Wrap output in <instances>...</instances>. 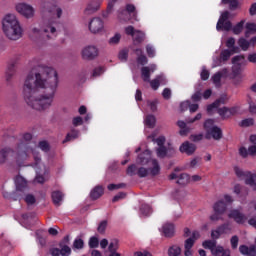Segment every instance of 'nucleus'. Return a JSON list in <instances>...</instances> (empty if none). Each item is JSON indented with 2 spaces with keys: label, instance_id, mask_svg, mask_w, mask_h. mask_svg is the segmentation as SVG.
I'll return each mask as SVG.
<instances>
[{
  "label": "nucleus",
  "instance_id": "nucleus-1",
  "mask_svg": "<svg viewBox=\"0 0 256 256\" xmlns=\"http://www.w3.org/2000/svg\"><path fill=\"white\" fill-rule=\"evenodd\" d=\"M59 85V76L52 67L40 66L39 72L33 70L27 75L23 87L24 99L32 109L45 111L53 104Z\"/></svg>",
  "mask_w": 256,
  "mask_h": 256
},
{
  "label": "nucleus",
  "instance_id": "nucleus-2",
  "mask_svg": "<svg viewBox=\"0 0 256 256\" xmlns=\"http://www.w3.org/2000/svg\"><path fill=\"white\" fill-rule=\"evenodd\" d=\"M33 139L32 133H25L23 135V141L18 144L16 151L11 148H4L0 150V161H9L16 159V161H23L27 159L29 153H33V148L29 146V143Z\"/></svg>",
  "mask_w": 256,
  "mask_h": 256
},
{
  "label": "nucleus",
  "instance_id": "nucleus-3",
  "mask_svg": "<svg viewBox=\"0 0 256 256\" xmlns=\"http://www.w3.org/2000/svg\"><path fill=\"white\" fill-rule=\"evenodd\" d=\"M2 29L6 37L11 41H17V39L23 37V28H21V24L14 14H7L4 17L2 20Z\"/></svg>",
  "mask_w": 256,
  "mask_h": 256
},
{
  "label": "nucleus",
  "instance_id": "nucleus-4",
  "mask_svg": "<svg viewBox=\"0 0 256 256\" xmlns=\"http://www.w3.org/2000/svg\"><path fill=\"white\" fill-rule=\"evenodd\" d=\"M15 186L16 189L12 193L13 201H22L23 199L27 205H35L37 203L35 195L29 194V185L23 176L16 177Z\"/></svg>",
  "mask_w": 256,
  "mask_h": 256
},
{
  "label": "nucleus",
  "instance_id": "nucleus-5",
  "mask_svg": "<svg viewBox=\"0 0 256 256\" xmlns=\"http://www.w3.org/2000/svg\"><path fill=\"white\" fill-rule=\"evenodd\" d=\"M221 105H225V98H219L209 104L206 108L208 115H213V111H215V109H217V113L221 119H229V117H233V115H237L239 113V106H233L230 108L224 106L219 108Z\"/></svg>",
  "mask_w": 256,
  "mask_h": 256
},
{
  "label": "nucleus",
  "instance_id": "nucleus-6",
  "mask_svg": "<svg viewBox=\"0 0 256 256\" xmlns=\"http://www.w3.org/2000/svg\"><path fill=\"white\" fill-rule=\"evenodd\" d=\"M230 17L231 13H229V11H224L221 14L216 25L217 31H231L232 29V33H234V35H241L245 27V20H241L233 27V23L229 21Z\"/></svg>",
  "mask_w": 256,
  "mask_h": 256
},
{
  "label": "nucleus",
  "instance_id": "nucleus-7",
  "mask_svg": "<svg viewBox=\"0 0 256 256\" xmlns=\"http://www.w3.org/2000/svg\"><path fill=\"white\" fill-rule=\"evenodd\" d=\"M57 21L55 19H50L43 22V25L40 28L34 27L32 28L33 35L38 37H46L47 39H51V35H55L57 33L58 27ZM49 33L51 35H49Z\"/></svg>",
  "mask_w": 256,
  "mask_h": 256
},
{
  "label": "nucleus",
  "instance_id": "nucleus-8",
  "mask_svg": "<svg viewBox=\"0 0 256 256\" xmlns=\"http://www.w3.org/2000/svg\"><path fill=\"white\" fill-rule=\"evenodd\" d=\"M147 164L148 168L140 167L137 170V175L140 179L148 177L149 175H151V177H157V175L161 174V166L159 165V162L148 161Z\"/></svg>",
  "mask_w": 256,
  "mask_h": 256
},
{
  "label": "nucleus",
  "instance_id": "nucleus-9",
  "mask_svg": "<svg viewBox=\"0 0 256 256\" xmlns=\"http://www.w3.org/2000/svg\"><path fill=\"white\" fill-rule=\"evenodd\" d=\"M42 7L45 9V11H48V13H51L52 15H55L56 13L57 18L61 19L63 10L55 5V0H42Z\"/></svg>",
  "mask_w": 256,
  "mask_h": 256
},
{
  "label": "nucleus",
  "instance_id": "nucleus-10",
  "mask_svg": "<svg viewBox=\"0 0 256 256\" xmlns=\"http://www.w3.org/2000/svg\"><path fill=\"white\" fill-rule=\"evenodd\" d=\"M16 11H18L20 15H23V17H26V19H31V17L35 15V10L32 6L25 3L16 5Z\"/></svg>",
  "mask_w": 256,
  "mask_h": 256
},
{
  "label": "nucleus",
  "instance_id": "nucleus-11",
  "mask_svg": "<svg viewBox=\"0 0 256 256\" xmlns=\"http://www.w3.org/2000/svg\"><path fill=\"white\" fill-rule=\"evenodd\" d=\"M99 55V50L95 46H87L82 50V58L87 61H93Z\"/></svg>",
  "mask_w": 256,
  "mask_h": 256
},
{
  "label": "nucleus",
  "instance_id": "nucleus-12",
  "mask_svg": "<svg viewBox=\"0 0 256 256\" xmlns=\"http://www.w3.org/2000/svg\"><path fill=\"white\" fill-rule=\"evenodd\" d=\"M59 248H50L49 253L51 256H69L71 255V247L69 245L59 246Z\"/></svg>",
  "mask_w": 256,
  "mask_h": 256
},
{
  "label": "nucleus",
  "instance_id": "nucleus-13",
  "mask_svg": "<svg viewBox=\"0 0 256 256\" xmlns=\"http://www.w3.org/2000/svg\"><path fill=\"white\" fill-rule=\"evenodd\" d=\"M103 27V20L99 17L93 18L89 23V30L91 33H100V31H103Z\"/></svg>",
  "mask_w": 256,
  "mask_h": 256
},
{
  "label": "nucleus",
  "instance_id": "nucleus-14",
  "mask_svg": "<svg viewBox=\"0 0 256 256\" xmlns=\"http://www.w3.org/2000/svg\"><path fill=\"white\" fill-rule=\"evenodd\" d=\"M229 219H233L238 225H243L247 221V216L239 210H231L228 214Z\"/></svg>",
  "mask_w": 256,
  "mask_h": 256
},
{
  "label": "nucleus",
  "instance_id": "nucleus-15",
  "mask_svg": "<svg viewBox=\"0 0 256 256\" xmlns=\"http://www.w3.org/2000/svg\"><path fill=\"white\" fill-rule=\"evenodd\" d=\"M205 137L207 139H214V141H220V139H223V130L218 126L213 127L208 133H206Z\"/></svg>",
  "mask_w": 256,
  "mask_h": 256
},
{
  "label": "nucleus",
  "instance_id": "nucleus-16",
  "mask_svg": "<svg viewBox=\"0 0 256 256\" xmlns=\"http://www.w3.org/2000/svg\"><path fill=\"white\" fill-rule=\"evenodd\" d=\"M175 153V149L173 147H165V146H160L156 148V155L159 157V159H165V157H171Z\"/></svg>",
  "mask_w": 256,
  "mask_h": 256
},
{
  "label": "nucleus",
  "instance_id": "nucleus-17",
  "mask_svg": "<svg viewBox=\"0 0 256 256\" xmlns=\"http://www.w3.org/2000/svg\"><path fill=\"white\" fill-rule=\"evenodd\" d=\"M236 52H233L232 50L229 49H225L220 53V56L216 62V65H218V67H221V65H223V63H227V61H229V59H231V55H233Z\"/></svg>",
  "mask_w": 256,
  "mask_h": 256
},
{
  "label": "nucleus",
  "instance_id": "nucleus-18",
  "mask_svg": "<svg viewBox=\"0 0 256 256\" xmlns=\"http://www.w3.org/2000/svg\"><path fill=\"white\" fill-rule=\"evenodd\" d=\"M148 83H150V87L153 91H157L161 85H165V83H167V80L165 79V76L157 75L155 79L150 80Z\"/></svg>",
  "mask_w": 256,
  "mask_h": 256
},
{
  "label": "nucleus",
  "instance_id": "nucleus-19",
  "mask_svg": "<svg viewBox=\"0 0 256 256\" xmlns=\"http://www.w3.org/2000/svg\"><path fill=\"white\" fill-rule=\"evenodd\" d=\"M103 193H105V189L103 188V186H95L90 192V199L92 201H97V199L103 197Z\"/></svg>",
  "mask_w": 256,
  "mask_h": 256
},
{
  "label": "nucleus",
  "instance_id": "nucleus-20",
  "mask_svg": "<svg viewBox=\"0 0 256 256\" xmlns=\"http://www.w3.org/2000/svg\"><path fill=\"white\" fill-rule=\"evenodd\" d=\"M195 144L190 143L189 141H186L181 144L179 150L181 153H186V155H193L195 153Z\"/></svg>",
  "mask_w": 256,
  "mask_h": 256
},
{
  "label": "nucleus",
  "instance_id": "nucleus-21",
  "mask_svg": "<svg viewBox=\"0 0 256 256\" xmlns=\"http://www.w3.org/2000/svg\"><path fill=\"white\" fill-rule=\"evenodd\" d=\"M239 251L242 255H247V256H256V246L251 245L248 247L247 245H240Z\"/></svg>",
  "mask_w": 256,
  "mask_h": 256
},
{
  "label": "nucleus",
  "instance_id": "nucleus-22",
  "mask_svg": "<svg viewBox=\"0 0 256 256\" xmlns=\"http://www.w3.org/2000/svg\"><path fill=\"white\" fill-rule=\"evenodd\" d=\"M245 185H249V187L256 191V173L247 171Z\"/></svg>",
  "mask_w": 256,
  "mask_h": 256
},
{
  "label": "nucleus",
  "instance_id": "nucleus-23",
  "mask_svg": "<svg viewBox=\"0 0 256 256\" xmlns=\"http://www.w3.org/2000/svg\"><path fill=\"white\" fill-rule=\"evenodd\" d=\"M191 183V175L187 173H182L178 176V180L176 181L177 185H181V187H187Z\"/></svg>",
  "mask_w": 256,
  "mask_h": 256
},
{
  "label": "nucleus",
  "instance_id": "nucleus-24",
  "mask_svg": "<svg viewBox=\"0 0 256 256\" xmlns=\"http://www.w3.org/2000/svg\"><path fill=\"white\" fill-rule=\"evenodd\" d=\"M214 213H219L220 215H223L225 211H227V204L225 201L220 200L216 202L213 206Z\"/></svg>",
  "mask_w": 256,
  "mask_h": 256
},
{
  "label": "nucleus",
  "instance_id": "nucleus-25",
  "mask_svg": "<svg viewBox=\"0 0 256 256\" xmlns=\"http://www.w3.org/2000/svg\"><path fill=\"white\" fill-rule=\"evenodd\" d=\"M153 152L151 150L146 149L142 153L138 154V161H157L156 159H152Z\"/></svg>",
  "mask_w": 256,
  "mask_h": 256
},
{
  "label": "nucleus",
  "instance_id": "nucleus-26",
  "mask_svg": "<svg viewBox=\"0 0 256 256\" xmlns=\"http://www.w3.org/2000/svg\"><path fill=\"white\" fill-rule=\"evenodd\" d=\"M163 234L164 237H168V239H171V237L175 236V226L173 224H165L163 226Z\"/></svg>",
  "mask_w": 256,
  "mask_h": 256
},
{
  "label": "nucleus",
  "instance_id": "nucleus-27",
  "mask_svg": "<svg viewBox=\"0 0 256 256\" xmlns=\"http://www.w3.org/2000/svg\"><path fill=\"white\" fill-rule=\"evenodd\" d=\"M34 167L36 175H47V166H45V163H43V161L35 162Z\"/></svg>",
  "mask_w": 256,
  "mask_h": 256
},
{
  "label": "nucleus",
  "instance_id": "nucleus-28",
  "mask_svg": "<svg viewBox=\"0 0 256 256\" xmlns=\"http://www.w3.org/2000/svg\"><path fill=\"white\" fill-rule=\"evenodd\" d=\"M135 52L138 55V57H137L138 65H147L149 60L147 59V56H145V54H143V50L141 48H138L135 50Z\"/></svg>",
  "mask_w": 256,
  "mask_h": 256
},
{
  "label": "nucleus",
  "instance_id": "nucleus-29",
  "mask_svg": "<svg viewBox=\"0 0 256 256\" xmlns=\"http://www.w3.org/2000/svg\"><path fill=\"white\" fill-rule=\"evenodd\" d=\"M52 201L56 207L61 205V201H63V193L61 191L52 192Z\"/></svg>",
  "mask_w": 256,
  "mask_h": 256
},
{
  "label": "nucleus",
  "instance_id": "nucleus-30",
  "mask_svg": "<svg viewBox=\"0 0 256 256\" xmlns=\"http://www.w3.org/2000/svg\"><path fill=\"white\" fill-rule=\"evenodd\" d=\"M16 65H17V62H12L8 64V67L6 70V81H10L13 78V75H15Z\"/></svg>",
  "mask_w": 256,
  "mask_h": 256
},
{
  "label": "nucleus",
  "instance_id": "nucleus-31",
  "mask_svg": "<svg viewBox=\"0 0 256 256\" xmlns=\"http://www.w3.org/2000/svg\"><path fill=\"white\" fill-rule=\"evenodd\" d=\"M227 231H231V226L229 225V223H224L218 226L216 229V233H217L216 237H221V235H225Z\"/></svg>",
  "mask_w": 256,
  "mask_h": 256
},
{
  "label": "nucleus",
  "instance_id": "nucleus-32",
  "mask_svg": "<svg viewBox=\"0 0 256 256\" xmlns=\"http://www.w3.org/2000/svg\"><path fill=\"white\" fill-rule=\"evenodd\" d=\"M141 76L145 83H149L151 80V70L149 69V66H144L141 68Z\"/></svg>",
  "mask_w": 256,
  "mask_h": 256
},
{
  "label": "nucleus",
  "instance_id": "nucleus-33",
  "mask_svg": "<svg viewBox=\"0 0 256 256\" xmlns=\"http://www.w3.org/2000/svg\"><path fill=\"white\" fill-rule=\"evenodd\" d=\"M144 123L149 129H153L155 127V123H157V118H155V115L149 114L146 116Z\"/></svg>",
  "mask_w": 256,
  "mask_h": 256
},
{
  "label": "nucleus",
  "instance_id": "nucleus-34",
  "mask_svg": "<svg viewBox=\"0 0 256 256\" xmlns=\"http://www.w3.org/2000/svg\"><path fill=\"white\" fill-rule=\"evenodd\" d=\"M79 137V130L72 129L65 137L62 143H69Z\"/></svg>",
  "mask_w": 256,
  "mask_h": 256
},
{
  "label": "nucleus",
  "instance_id": "nucleus-35",
  "mask_svg": "<svg viewBox=\"0 0 256 256\" xmlns=\"http://www.w3.org/2000/svg\"><path fill=\"white\" fill-rule=\"evenodd\" d=\"M226 47H228V49L233 53H239V47L235 46V38L233 37L228 38L226 41Z\"/></svg>",
  "mask_w": 256,
  "mask_h": 256
},
{
  "label": "nucleus",
  "instance_id": "nucleus-36",
  "mask_svg": "<svg viewBox=\"0 0 256 256\" xmlns=\"http://www.w3.org/2000/svg\"><path fill=\"white\" fill-rule=\"evenodd\" d=\"M213 256H223V255H230L229 251L225 250L223 246H217L214 250L211 251Z\"/></svg>",
  "mask_w": 256,
  "mask_h": 256
},
{
  "label": "nucleus",
  "instance_id": "nucleus-37",
  "mask_svg": "<svg viewBox=\"0 0 256 256\" xmlns=\"http://www.w3.org/2000/svg\"><path fill=\"white\" fill-rule=\"evenodd\" d=\"M135 11H136L135 5L127 4L125 10H122L120 12L119 17H120V19H122L123 17H121V15H125V13H129V15H131V13H135ZM123 19H124V21H127V19H125V18H123Z\"/></svg>",
  "mask_w": 256,
  "mask_h": 256
},
{
  "label": "nucleus",
  "instance_id": "nucleus-38",
  "mask_svg": "<svg viewBox=\"0 0 256 256\" xmlns=\"http://www.w3.org/2000/svg\"><path fill=\"white\" fill-rule=\"evenodd\" d=\"M202 247H204V249H210V251L212 252L217 247V241L206 240L202 243Z\"/></svg>",
  "mask_w": 256,
  "mask_h": 256
},
{
  "label": "nucleus",
  "instance_id": "nucleus-39",
  "mask_svg": "<svg viewBox=\"0 0 256 256\" xmlns=\"http://www.w3.org/2000/svg\"><path fill=\"white\" fill-rule=\"evenodd\" d=\"M134 43H143L145 41V33L141 30H136L134 34Z\"/></svg>",
  "mask_w": 256,
  "mask_h": 256
},
{
  "label": "nucleus",
  "instance_id": "nucleus-40",
  "mask_svg": "<svg viewBox=\"0 0 256 256\" xmlns=\"http://www.w3.org/2000/svg\"><path fill=\"white\" fill-rule=\"evenodd\" d=\"M99 9V2L97 1H92L88 4L86 8V13H95Z\"/></svg>",
  "mask_w": 256,
  "mask_h": 256
},
{
  "label": "nucleus",
  "instance_id": "nucleus-41",
  "mask_svg": "<svg viewBox=\"0 0 256 256\" xmlns=\"http://www.w3.org/2000/svg\"><path fill=\"white\" fill-rule=\"evenodd\" d=\"M140 213L144 217H148V215H151V213H152L151 206H149L147 204H142L140 206Z\"/></svg>",
  "mask_w": 256,
  "mask_h": 256
},
{
  "label": "nucleus",
  "instance_id": "nucleus-42",
  "mask_svg": "<svg viewBox=\"0 0 256 256\" xmlns=\"http://www.w3.org/2000/svg\"><path fill=\"white\" fill-rule=\"evenodd\" d=\"M251 33H256V24L255 23H246L245 37H249Z\"/></svg>",
  "mask_w": 256,
  "mask_h": 256
},
{
  "label": "nucleus",
  "instance_id": "nucleus-43",
  "mask_svg": "<svg viewBox=\"0 0 256 256\" xmlns=\"http://www.w3.org/2000/svg\"><path fill=\"white\" fill-rule=\"evenodd\" d=\"M168 255L169 256H179L181 255V247L179 246H171L169 249H168Z\"/></svg>",
  "mask_w": 256,
  "mask_h": 256
},
{
  "label": "nucleus",
  "instance_id": "nucleus-44",
  "mask_svg": "<svg viewBox=\"0 0 256 256\" xmlns=\"http://www.w3.org/2000/svg\"><path fill=\"white\" fill-rule=\"evenodd\" d=\"M213 127L215 126V120L209 118L204 122V129L206 131V133H208L209 131H211V129H213Z\"/></svg>",
  "mask_w": 256,
  "mask_h": 256
},
{
  "label": "nucleus",
  "instance_id": "nucleus-45",
  "mask_svg": "<svg viewBox=\"0 0 256 256\" xmlns=\"http://www.w3.org/2000/svg\"><path fill=\"white\" fill-rule=\"evenodd\" d=\"M119 250V239H113L111 240L109 246H108V251H118Z\"/></svg>",
  "mask_w": 256,
  "mask_h": 256
},
{
  "label": "nucleus",
  "instance_id": "nucleus-46",
  "mask_svg": "<svg viewBox=\"0 0 256 256\" xmlns=\"http://www.w3.org/2000/svg\"><path fill=\"white\" fill-rule=\"evenodd\" d=\"M238 45L241 47L242 51H247L250 47L249 41H247L245 38H240L238 40Z\"/></svg>",
  "mask_w": 256,
  "mask_h": 256
},
{
  "label": "nucleus",
  "instance_id": "nucleus-47",
  "mask_svg": "<svg viewBox=\"0 0 256 256\" xmlns=\"http://www.w3.org/2000/svg\"><path fill=\"white\" fill-rule=\"evenodd\" d=\"M138 170H139V168L137 167V165L131 164V165L128 166V168L126 170V173L130 177H133V175H137Z\"/></svg>",
  "mask_w": 256,
  "mask_h": 256
},
{
  "label": "nucleus",
  "instance_id": "nucleus-48",
  "mask_svg": "<svg viewBox=\"0 0 256 256\" xmlns=\"http://www.w3.org/2000/svg\"><path fill=\"white\" fill-rule=\"evenodd\" d=\"M88 245L90 249H97V247H99V238H97L96 236H92L89 239Z\"/></svg>",
  "mask_w": 256,
  "mask_h": 256
},
{
  "label": "nucleus",
  "instance_id": "nucleus-49",
  "mask_svg": "<svg viewBox=\"0 0 256 256\" xmlns=\"http://www.w3.org/2000/svg\"><path fill=\"white\" fill-rule=\"evenodd\" d=\"M253 125H255V120L253 118H246L240 123V127H251Z\"/></svg>",
  "mask_w": 256,
  "mask_h": 256
},
{
  "label": "nucleus",
  "instance_id": "nucleus-50",
  "mask_svg": "<svg viewBox=\"0 0 256 256\" xmlns=\"http://www.w3.org/2000/svg\"><path fill=\"white\" fill-rule=\"evenodd\" d=\"M84 247H85V242L83 241V239L78 238L74 240L73 249H83Z\"/></svg>",
  "mask_w": 256,
  "mask_h": 256
},
{
  "label": "nucleus",
  "instance_id": "nucleus-51",
  "mask_svg": "<svg viewBox=\"0 0 256 256\" xmlns=\"http://www.w3.org/2000/svg\"><path fill=\"white\" fill-rule=\"evenodd\" d=\"M125 187H127V184H125V183L109 184L107 189H108V191H115V189H123Z\"/></svg>",
  "mask_w": 256,
  "mask_h": 256
},
{
  "label": "nucleus",
  "instance_id": "nucleus-52",
  "mask_svg": "<svg viewBox=\"0 0 256 256\" xmlns=\"http://www.w3.org/2000/svg\"><path fill=\"white\" fill-rule=\"evenodd\" d=\"M121 41V34L116 33L112 38L109 39V45H119Z\"/></svg>",
  "mask_w": 256,
  "mask_h": 256
},
{
  "label": "nucleus",
  "instance_id": "nucleus-53",
  "mask_svg": "<svg viewBox=\"0 0 256 256\" xmlns=\"http://www.w3.org/2000/svg\"><path fill=\"white\" fill-rule=\"evenodd\" d=\"M36 238L38 239L41 247H47V239L43 237L39 231H36Z\"/></svg>",
  "mask_w": 256,
  "mask_h": 256
},
{
  "label": "nucleus",
  "instance_id": "nucleus-54",
  "mask_svg": "<svg viewBox=\"0 0 256 256\" xmlns=\"http://www.w3.org/2000/svg\"><path fill=\"white\" fill-rule=\"evenodd\" d=\"M107 229V220H103L102 222H100L97 231L98 233H100L101 235H105V230Z\"/></svg>",
  "mask_w": 256,
  "mask_h": 256
},
{
  "label": "nucleus",
  "instance_id": "nucleus-55",
  "mask_svg": "<svg viewBox=\"0 0 256 256\" xmlns=\"http://www.w3.org/2000/svg\"><path fill=\"white\" fill-rule=\"evenodd\" d=\"M232 74L233 77H238V75H241V64H233Z\"/></svg>",
  "mask_w": 256,
  "mask_h": 256
},
{
  "label": "nucleus",
  "instance_id": "nucleus-56",
  "mask_svg": "<svg viewBox=\"0 0 256 256\" xmlns=\"http://www.w3.org/2000/svg\"><path fill=\"white\" fill-rule=\"evenodd\" d=\"M193 245H195V239L189 237L184 242V249H193Z\"/></svg>",
  "mask_w": 256,
  "mask_h": 256
},
{
  "label": "nucleus",
  "instance_id": "nucleus-57",
  "mask_svg": "<svg viewBox=\"0 0 256 256\" xmlns=\"http://www.w3.org/2000/svg\"><path fill=\"white\" fill-rule=\"evenodd\" d=\"M223 77V73L217 72L212 76V81L215 85H219L221 83V78Z\"/></svg>",
  "mask_w": 256,
  "mask_h": 256
},
{
  "label": "nucleus",
  "instance_id": "nucleus-58",
  "mask_svg": "<svg viewBox=\"0 0 256 256\" xmlns=\"http://www.w3.org/2000/svg\"><path fill=\"white\" fill-rule=\"evenodd\" d=\"M38 147L42 151H45V153H47V151H49V149H50L48 141H40L39 144H38Z\"/></svg>",
  "mask_w": 256,
  "mask_h": 256
},
{
  "label": "nucleus",
  "instance_id": "nucleus-59",
  "mask_svg": "<svg viewBox=\"0 0 256 256\" xmlns=\"http://www.w3.org/2000/svg\"><path fill=\"white\" fill-rule=\"evenodd\" d=\"M234 172H235V175L239 178L241 177H247V171H243L241 168H239L238 166H235L234 167Z\"/></svg>",
  "mask_w": 256,
  "mask_h": 256
},
{
  "label": "nucleus",
  "instance_id": "nucleus-60",
  "mask_svg": "<svg viewBox=\"0 0 256 256\" xmlns=\"http://www.w3.org/2000/svg\"><path fill=\"white\" fill-rule=\"evenodd\" d=\"M230 243H231L232 249H237L239 245V236L237 235L232 236L230 239Z\"/></svg>",
  "mask_w": 256,
  "mask_h": 256
},
{
  "label": "nucleus",
  "instance_id": "nucleus-61",
  "mask_svg": "<svg viewBox=\"0 0 256 256\" xmlns=\"http://www.w3.org/2000/svg\"><path fill=\"white\" fill-rule=\"evenodd\" d=\"M126 197H127V193L119 192L117 195L113 197L112 203H117V201H120V199H125Z\"/></svg>",
  "mask_w": 256,
  "mask_h": 256
},
{
  "label": "nucleus",
  "instance_id": "nucleus-62",
  "mask_svg": "<svg viewBox=\"0 0 256 256\" xmlns=\"http://www.w3.org/2000/svg\"><path fill=\"white\" fill-rule=\"evenodd\" d=\"M128 57L129 52H127V50H121L118 54V59H120V61H127Z\"/></svg>",
  "mask_w": 256,
  "mask_h": 256
},
{
  "label": "nucleus",
  "instance_id": "nucleus-63",
  "mask_svg": "<svg viewBox=\"0 0 256 256\" xmlns=\"http://www.w3.org/2000/svg\"><path fill=\"white\" fill-rule=\"evenodd\" d=\"M146 53H147L148 57H150V58L155 57V48H153V46H151V45H147Z\"/></svg>",
  "mask_w": 256,
  "mask_h": 256
},
{
  "label": "nucleus",
  "instance_id": "nucleus-64",
  "mask_svg": "<svg viewBox=\"0 0 256 256\" xmlns=\"http://www.w3.org/2000/svg\"><path fill=\"white\" fill-rule=\"evenodd\" d=\"M134 256H153V254H151V252L145 250L144 252H141V251L135 252Z\"/></svg>",
  "mask_w": 256,
  "mask_h": 256
}]
</instances>
